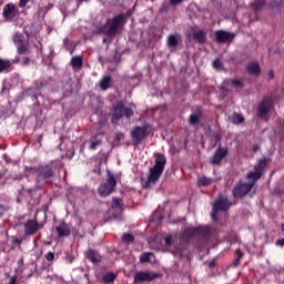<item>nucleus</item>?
I'll return each instance as SVG.
<instances>
[{
    "label": "nucleus",
    "instance_id": "nucleus-20",
    "mask_svg": "<svg viewBox=\"0 0 284 284\" xmlns=\"http://www.w3.org/2000/svg\"><path fill=\"white\" fill-rule=\"evenodd\" d=\"M246 71L248 74H254L255 77H258V74H261V65H258V62H251L247 65Z\"/></svg>",
    "mask_w": 284,
    "mask_h": 284
},
{
    "label": "nucleus",
    "instance_id": "nucleus-2",
    "mask_svg": "<svg viewBox=\"0 0 284 284\" xmlns=\"http://www.w3.org/2000/svg\"><path fill=\"white\" fill-rule=\"evenodd\" d=\"M26 174H32L37 183L36 189H29V194H34L37 190H41V183H50V179L54 178V169L50 164H39L38 166H26Z\"/></svg>",
    "mask_w": 284,
    "mask_h": 284
},
{
    "label": "nucleus",
    "instance_id": "nucleus-33",
    "mask_svg": "<svg viewBox=\"0 0 284 284\" xmlns=\"http://www.w3.org/2000/svg\"><path fill=\"white\" fill-rule=\"evenodd\" d=\"M26 42V37L21 33H16L13 36V43L19 47L20 44Z\"/></svg>",
    "mask_w": 284,
    "mask_h": 284
},
{
    "label": "nucleus",
    "instance_id": "nucleus-17",
    "mask_svg": "<svg viewBox=\"0 0 284 284\" xmlns=\"http://www.w3.org/2000/svg\"><path fill=\"white\" fill-rule=\"evenodd\" d=\"M193 41L195 43H200V45H203V43L207 42V33H205L203 30L194 31L192 34Z\"/></svg>",
    "mask_w": 284,
    "mask_h": 284
},
{
    "label": "nucleus",
    "instance_id": "nucleus-60",
    "mask_svg": "<svg viewBox=\"0 0 284 284\" xmlns=\"http://www.w3.org/2000/svg\"><path fill=\"white\" fill-rule=\"evenodd\" d=\"M80 1H88V0H80Z\"/></svg>",
    "mask_w": 284,
    "mask_h": 284
},
{
    "label": "nucleus",
    "instance_id": "nucleus-50",
    "mask_svg": "<svg viewBox=\"0 0 284 284\" xmlns=\"http://www.w3.org/2000/svg\"><path fill=\"white\" fill-rule=\"evenodd\" d=\"M164 241H165L166 247H170V245H172V236H166V237L164 239Z\"/></svg>",
    "mask_w": 284,
    "mask_h": 284
},
{
    "label": "nucleus",
    "instance_id": "nucleus-57",
    "mask_svg": "<svg viewBox=\"0 0 284 284\" xmlns=\"http://www.w3.org/2000/svg\"><path fill=\"white\" fill-rule=\"evenodd\" d=\"M282 231L284 232V223L282 224Z\"/></svg>",
    "mask_w": 284,
    "mask_h": 284
},
{
    "label": "nucleus",
    "instance_id": "nucleus-6",
    "mask_svg": "<svg viewBox=\"0 0 284 284\" xmlns=\"http://www.w3.org/2000/svg\"><path fill=\"white\" fill-rule=\"evenodd\" d=\"M150 134H152L151 124H144L142 126L136 125L131 131V139L136 143V145H139V143H141V141H145Z\"/></svg>",
    "mask_w": 284,
    "mask_h": 284
},
{
    "label": "nucleus",
    "instance_id": "nucleus-11",
    "mask_svg": "<svg viewBox=\"0 0 284 284\" xmlns=\"http://www.w3.org/2000/svg\"><path fill=\"white\" fill-rule=\"evenodd\" d=\"M161 276L159 273L150 272V271H139L134 274L133 283H152L155 278Z\"/></svg>",
    "mask_w": 284,
    "mask_h": 284
},
{
    "label": "nucleus",
    "instance_id": "nucleus-29",
    "mask_svg": "<svg viewBox=\"0 0 284 284\" xmlns=\"http://www.w3.org/2000/svg\"><path fill=\"white\" fill-rule=\"evenodd\" d=\"M111 209L120 210V212H123V203H121V199L112 197Z\"/></svg>",
    "mask_w": 284,
    "mask_h": 284
},
{
    "label": "nucleus",
    "instance_id": "nucleus-54",
    "mask_svg": "<svg viewBox=\"0 0 284 284\" xmlns=\"http://www.w3.org/2000/svg\"><path fill=\"white\" fill-rule=\"evenodd\" d=\"M52 57H54V50L51 49V52L49 54V59H52Z\"/></svg>",
    "mask_w": 284,
    "mask_h": 284
},
{
    "label": "nucleus",
    "instance_id": "nucleus-49",
    "mask_svg": "<svg viewBox=\"0 0 284 284\" xmlns=\"http://www.w3.org/2000/svg\"><path fill=\"white\" fill-rule=\"evenodd\" d=\"M275 245H277V247H283L284 246V237L277 239Z\"/></svg>",
    "mask_w": 284,
    "mask_h": 284
},
{
    "label": "nucleus",
    "instance_id": "nucleus-56",
    "mask_svg": "<svg viewBox=\"0 0 284 284\" xmlns=\"http://www.w3.org/2000/svg\"><path fill=\"white\" fill-rule=\"evenodd\" d=\"M258 150V146H254V152H256Z\"/></svg>",
    "mask_w": 284,
    "mask_h": 284
},
{
    "label": "nucleus",
    "instance_id": "nucleus-38",
    "mask_svg": "<svg viewBox=\"0 0 284 284\" xmlns=\"http://www.w3.org/2000/svg\"><path fill=\"white\" fill-rule=\"evenodd\" d=\"M154 256V253L144 252L140 255V263H150V257Z\"/></svg>",
    "mask_w": 284,
    "mask_h": 284
},
{
    "label": "nucleus",
    "instance_id": "nucleus-15",
    "mask_svg": "<svg viewBox=\"0 0 284 284\" xmlns=\"http://www.w3.org/2000/svg\"><path fill=\"white\" fill-rule=\"evenodd\" d=\"M234 33L225 31V30H217L215 31V41L217 43H227L234 41Z\"/></svg>",
    "mask_w": 284,
    "mask_h": 284
},
{
    "label": "nucleus",
    "instance_id": "nucleus-7",
    "mask_svg": "<svg viewBox=\"0 0 284 284\" xmlns=\"http://www.w3.org/2000/svg\"><path fill=\"white\" fill-rule=\"evenodd\" d=\"M116 189V178L111 172H108V178L104 183L100 184L98 189V194L105 199V196H110L112 192Z\"/></svg>",
    "mask_w": 284,
    "mask_h": 284
},
{
    "label": "nucleus",
    "instance_id": "nucleus-47",
    "mask_svg": "<svg viewBox=\"0 0 284 284\" xmlns=\"http://www.w3.org/2000/svg\"><path fill=\"white\" fill-rule=\"evenodd\" d=\"M8 212V206L0 204V216H3Z\"/></svg>",
    "mask_w": 284,
    "mask_h": 284
},
{
    "label": "nucleus",
    "instance_id": "nucleus-48",
    "mask_svg": "<svg viewBox=\"0 0 284 284\" xmlns=\"http://www.w3.org/2000/svg\"><path fill=\"white\" fill-rule=\"evenodd\" d=\"M28 3H30V0H20L19 8H26V6H28Z\"/></svg>",
    "mask_w": 284,
    "mask_h": 284
},
{
    "label": "nucleus",
    "instance_id": "nucleus-28",
    "mask_svg": "<svg viewBox=\"0 0 284 284\" xmlns=\"http://www.w3.org/2000/svg\"><path fill=\"white\" fill-rule=\"evenodd\" d=\"M263 6H265V0H254L253 3H251L252 10L255 12H258V10L263 9Z\"/></svg>",
    "mask_w": 284,
    "mask_h": 284
},
{
    "label": "nucleus",
    "instance_id": "nucleus-32",
    "mask_svg": "<svg viewBox=\"0 0 284 284\" xmlns=\"http://www.w3.org/2000/svg\"><path fill=\"white\" fill-rule=\"evenodd\" d=\"M115 280L116 274H114L113 272H109L102 277L103 283H114Z\"/></svg>",
    "mask_w": 284,
    "mask_h": 284
},
{
    "label": "nucleus",
    "instance_id": "nucleus-44",
    "mask_svg": "<svg viewBox=\"0 0 284 284\" xmlns=\"http://www.w3.org/2000/svg\"><path fill=\"white\" fill-rule=\"evenodd\" d=\"M125 139V134L124 133H121V132H116L115 133V143H121V141H123Z\"/></svg>",
    "mask_w": 284,
    "mask_h": 284
},
{
    "label": "nucleus",
    "instance_id": "nucleus-43",
    "mask_svg": "<svg viewBox=\"0 0 284 284\" xmlns=\"http://www.w3.org/2000/svg\"><path fill=\"white\" fill-rule=\"evenodd\" d=\"M38 92H39V89H37V88H29L27 90V94H29V97H34V99H37Z\"/></svg>",
    "mask_w": 284,
    "mask_h": 284
},
{
    "label": "nucleus",
    "instance_id": "nucleus-34",
    "mask_svg": "<svg viewBox=\"0 0 284 284\" xmlns=\"http://www.w3.org/2000/svg\"><path fill=\"white\" fill-rule=\"evenodd\" d=\"M168 45L169 48H176L179 45V39H176V36H169Z\"/></svg>",
    "mask_w": 284,
    "mask_h": 284
},
{
    "label": "nucleus",
    "instance_id": "nucleus-1",
    "mask_svg": "<svg viewBox=\"0 0 284 284\" xmlns=\"http://www.w3.org/2000/svg\"><path fill=\"white\" fill-rule=\"evenodd\" d=\"M212 237V230L209 226H187L182 231L181 241L185 245H194L196 250H201L204 245L210 243Z\"/></svg>",
    "mask_w": 284,
    "mask_h": 284
},
{
    "label": "nucleus",
    "instance_id": "nucleus-35",
    "mask_svg": "<svg viewBox=\"0 0 284 284\" xmlns=\"http://www.w3.org/2000/svg\"><path fill=\"white\" fill-rule=\"evenodd\" d=\"M12 65V62L9 60L0 59V74L1 72H6L10 67Z\"/></svg>",
    "mask_w": 284,
    "mask_h": 284
},
{
    "label": "nucleus",
    "instance_id": "nucleus-26",
    "mask_svg": "<svg viewBox=\"0 0 284 284\" xmlns=\"http://www.w3.org/2000/svg\"><path fill=\"white\" fill-rule=\"evenodd\" d=\"M234 261H233V267H239V265H241V261L244 256L243 251H241V248H237L234 253Z\"/></svg>",
    "mask_w": 284,
    "mask_h": 284
},
{
    "label": "nucleus",
    "instance_id": "nucleus-45",
    "mask_svg": "<svg viewBox=\"0 0 284 284\" xmlns=\"http://www.w3.org/2000/svg\"><path fill=\"white\" fill-rule=\"evenodd\" d=\"M44 258L49 262L54 261V252L50 251L44 255Z\"/></svg>",
    "mask_w": 284,
    "mask_h": 284
},
{
    "label": "nucleus",
    "instance_id": "nucleus-52",
    "mask_svg": "<svg viewBox=\"0 0 284 284\" xmlns=\"http://www.w3.org/2000/svg\"><path fill=\"white\" fill-rule=\"evenodd\" d=\"M171 6H179V3H183V0H170Z\"/></svg>",
    "mask_w": 284,
    "mask_h": 284
},
{
    "label": "nucleus",
    "instance_id": "nucleus-41",
    "mask_svg": "<svg viewBox=\"0 0 284 284\" xmlns=\"http://www.w3.org/2000/svg\"><path fill=\"white\" fill-rule=\"evenodd\" d=\"M63 48L67 49L69 52H72V50H74V43H72V41L65 38L63 40Z\"/></svg>",
    "mask_w": 284,
    "mask_h": 284
},
{
    "label": "nucleus",
    "instance_id": "nucleus-22",
    "mask_svg": "<svg viewBox=\"0 0 284 284\" xmlns=\"http://www.w3.org/2000/svg\"><path fill=\"white\" fill-rule=\"evenodd\" d=\"M265 168H267V159L262 158L257 160V163L254 165V170L260 172L263 175V172H265Z\"/></svg>",
    "mask_w": 284,
    "mask_h": 284
},
{
    "label": "nucleus",
    "instance_id": "nucleus-36",
    "mask_svg": "<svg viewBox=\"0 0 284 284\" xmlns=\"http://www.w3.org/2000/svg\"><path fill=\"white\" fill-rule=\"evenodd\" d=\"M89 150H97V148H99V145H101V140L97 139V138H91L89 140Z\"/></svg>",
    "mask_w": 284,
    "mask_h": 284
},
{
    "label": "nucleus",
    "instance_id": "nucleus-23",
    "mask_svg": "<svg viewBox=\"0 0 284 284\" xmlns=\"http://www.w3.org/2000/svg\"><path fill=\"white\" fill-rule=\"evenodd\" d=\"M214 183V180L212 178H207L205 175L197 178V185L200 187H207Z\"/></svg>",
    "mask_w": 284,
    "mask_h": 284
},
{
    "label": "nucleus",
    "instance_id": "nucleus-10",
    "mask_svg": "<svg viewBox=\"0 0 284 284\" xmlns=\"http://www.w3.org/2000/svg\"><path fill=\"white\" fill-rule=\"evenodd\" d=\"M252 187H254V181L243 182L240 181L232 190V194L234 199H245L248 192H252Z\"/></svg>",
    "mask_w": 284,
    "mask_h": 284
},
{
    "label": "nucleus",
    "instance_id": "nucleus-51",
    "mask_svg": "<svg viewBox=\"0 0 284 284\" xmlns=\"http://www.w3.org/2000/svg\"><path fill=\"white\" fill-rule=\"evenodd\" d=\"M207 266L210 267V270H214V267H216V261L212 260L211 262L207 263Z\"/></svg>",
    "mask_w": 284,
    "mask_h": 284
},
{
    "label": "nucleus",
    "instance_id": "nucleus-12",
    "mask_svg": "<svg viewBox=\"0 0 284 284\" xmlns=\"http://www.w3.org/2000/svg\"><path fill=\"white\" fill-rule=\"evenodd\" d=\"M227 154V148H223L221 144H219L213 155L209 159V163L211 165H221V161H223Z\"/></svg>",
    "mask_w": 284,
    "mask_h": 284
},
{
    "label": "nucleus",
    "instance_id": "nucleus-19",
    "mask_svg": "<svg viewBox=\"0 0 284 284\" xmlns=\"http://www.w3.org/2000/svg\"><path fill=\"white\" fill-rule=\"evenodd\" d=\"M85 256L88 261H91V263H101V255L94 248H89L85 253Z\"/></svg>",
    "mask_w": 284,
    "mask_h": 284
},
{
    "label": "nucleus",
    "instance_id": "nucleus-31",
    "mask_svg": "<svg viewBox=\"0 0 284 284\" xmlns=\"http://www.w3.org/2000/svg\"><path fill=\"white\" fill-rule=\"evenodd\" d=\"M230 83L235 90H243V88H245V84L243 83V81L239 79H232L230 80Z\"/></svg>",
    "mask_w": 284,
    "mask_h": 284
},
{
    "label": "nucleus",
    "instance_id": "nucleus-16",
    "mask_svg": "<svg viewBox=\"0 0 284 284\" xmlns=\"http://www.w3.org/2000/svg\"><path fill=\"white\" fill-rule=\"evenodd\" d=\"M201 119H203V111L201 108H197L190 114L189 125H199V123H201Z\"/></svg>",
    "mask_w": 284,
    "mask_h": 284
},
{
    "label": "nucleus",
    "instance_id": "nucleus-25",
    "mask_svg": "<svg viewBox=\"0 0 284 284\" xmlns=\"http://www.w3.org/2000/svg\"><path fill=\"white\" fill-rule=\"evenodd\" d=\"M110 83H112V78L110 75H104L100 80V88L104 91L110 90Z\"/></svg>",
    "mask_w": 284,
    "mask_h": 284
},
{
    "label": "nucleus",
    "instance_id": "nucleus-4",
    "mask_svg": "<svg viewBox=\"0 0 284 284\" xmlns=\"http://www.w3.org/2000/svg\"><path fill=\"white\" fill-rule=\"evenodd\" d=\"M122 26H125V14L120 13L116 14L111 23L108 26H101L95 28V34H104V37H109V39H114L116 34H119V30H121Z\"/></svg>",
    "mask_w": 284,
    "mask_h": 284
},
{
    "label": "nucleus",
    "instance_id": "nucleus-55",
    "mask_svg": "<svg viewBox=\"0 0 284 284\" xmlns=\"http://www.w3.org/2000/svg\"><path fill=\"white\" fill-rule=\"evenodd\" d=\"M102 43H108V39L104 38V39L102 40Z\"/></svg>",
    "mask_w": 284,
    "mask_h": 284
},
{
    "label": "nucleus",
    "instance_id": "nucleus-46",
    "mask_svg": "<svg viewBox=\"0 0 284 284\" xmlns=\"http://www.w3.org/2000/svg\"><path fill=\"white\" fill-rule=\"evenodd\" d=\"M32 63V60L29 57H24L21 60V65H30Z\"/></svg>",
    "mask_w": 284,
    "mask_h": 284
},
{
    "label": "nucleus",
    "instance_id": "nucleus-40",
    "mask_svg": "<svg viewBox=\"0 0 284 284\" xmlns=\"http://www.w3.org/2000/svg\"><path fill=\"white\" fill-rule=\"evenodd\" d=\"M213 68H214V70H217V72H223V70H225L224 67H223V62L221 61V59H215V60L213 61Z\"/></svg>",
    "mask_w": 284,
    "mask_h": 284
},
{
    "label": "nucleus",
    "instance_id": "nucleus-24",
    "mask_svg": "<svg viewBox=\"0 0 284 284\" xmlns=\"http://www.w3.org/2000/svg\"><path fill=\"white\" fill-rule=\"evenodd\" d=\"M71 65L73 70H81L83 68V59L79 55H75L71 59Z\"/></svg>",
    "mask_w": 284,
    "mask_h": 284
},
{
    "label": "nucleus",
    "instance_id": "nucleus-9",
    "mask_svg": "<svg viewBox=\"0 0 284 284\" xmlns=\"http://www.w3.org/2000/svg\"><path fill=\"white\" fill-rule=\"evenodd\" d=\"M274 105V101L270 97H264L262 101L257 104L256 109V116L261 119L262 121H268L270 120V110H272V106Z\"/></svg>",
    "mask_w": 284,
    "mask_h": 284
},
{
    "label": "nucleus",
    "instance_id": "nucleus-8",
    "mask_svg": "<svg viewBox=\"0 0 284 284\" xmlns=\"http://www.w3.org/2000/svg\"><path fill=\"white\" fill-rule=\"evenodd\" d=\"M232 207V202L227 199V196H222L215 200L213 203L211 217L213 221H219V213L220 212H227Z\"/></svg>",
    "mask_w": 284,
    "mask_h": 284
},
{
    "label": "nucleus",
    "instance_id": "nucleus-18",
    "mask_svg": "<svg viewBox=\"0 0 284 284\" xmlns=\"http://www.w3.org/2000/svg\"><path fill=\"white\" fill-rule=\"evenodd\" d=\"M55 232L59 239H63L64 236H70V226H68L65 222H62L58 226H55Z\"/></svg>",
    "mask_w": 284,
    "mask_h": 284
},
{
    "label": "nucleus",
    "instance_id": "nucleus-42",
    "mask_svg": "<svg viewBox=\"0 0 284 284\" xmlns=\"http://www.w3.org/2000/svg\"><path fill=\"white\" fill-rule=\"evenodd\" d=\"M11 243H12V245H18V247H21V243H23V239L12 235Z\"/></svg>",
    "mask_w": 284,
    "mask_h": 284
},
{
    "label": "nucleus",
    "instance_id": "nucleus-14",
    "mask_svg": "<svg viewBox=\"0 0 284 284\" xmlns=\"http://www.w3.org/2000/svg\"><path fill=\"white\" fill-rule=\"evenodd\" d=\"M18 12L19 9H17V6L14 3H7L3 8L2 17L7 21H13Z\"/></svg>",
    "mask_w": 284,
    "mask_h": 284
},
{
    "label": "nucleus",
    "instance_id": "nucleus-37",
    "mask_svg": "<svg viewBox=\"0 0 284 284\" xmlns=\"http://www.w3.org/2000/svg\"><path fill=\"white\" fill-rule=\"evenodd\" d=\"M122 243H126V245L134 243V235L131 233H124L122 236Z\"/></svg>",
    "mask_w": 284,
    "mask_h": 284
},
{
    "label": "nucleus",
    "instance_id": "nucleus-30",
    "mask_svg": "<svg viewBox=\"0 0 284 284\" xmlns=\"http://www.w3.org/2000/svg\"><path fill=\"white\" fill-rule=\"evenodd\" d=\"M30 48V44L28 41L22 42L21 44H18L17 52L18 54H26Z\"/></svg>",
    "mask_w": 284,
    "mask_h": 284
},
{
    "label": "nucleus",
    "instance_id": "nucleus-59",
    "mask_svg": "<svg viewBox=\"0 0 284 284\" xmlns=\"http://www.w3.org/2000/svg\"><path fill=\"white\" fill-rule=\"evenodd\" d=\"M42 136L40 135L39 141H41Z\"/></svg>",
    "mask_w": 284,
    "mask_h": 284
},
{
    "label": "nucleus",
    "instance_id": "nucleus-21",
    "mask_svg": "<svg viewBox=\"0 0 284 284\" xmlns=\"http://www.w3.org/2000/svg\"><path fill=\"white\" fill-rule=\"evenodd\" d=\"M229 121H231L233 125H241V123L245 122V118L240 113H233L229 116Z\"/></svg>",
    "mask_w": 284,
    "mask_h": 284
},
{
    "label": "nucleus",
    "instance_id": "nucleus-39",
    "mask_svg": "<svg viewBox=\"0 0 284 284\" xmlns=\"http://www.w3.org/2000/svg\"><path fill=\"white\" fill-rule=\"evenodd\" d=\"M222 139H223V135H221L220 132H213L211 134V141H213L214 145H219Z\"/></svg>",
    "mask_w": 284,
    "mask_h": 284
},
{
    "label": "nucleus",
    "instance_id": "nucleus-3",
    "mask_svg": "<svg viewBox=\"0 0 284 284\" xmlns=\"http://www.w3.org/2000/svg\"><path fill=\"white\" fill-rule=\"evenodd\" d=\"M154 156H155V164L149 170L148 180L143 184V187H146V189L152 187V185H156V182L159 181V179H161V175L165 170V163H168L165 155H163L162 153H156Z\"/></svg>",
    "mask_w": 284,
    "mask_h": 284
},
{
    "label": "nucleus",
    "instance_id": "nucleus-13",
    "mask_svg": "<svg viewBox=\"0 0 284 284\" xmlns=\"http://www.w3.org/2000/svg\"><path fill=\"white\" fill-rule=\"evenodd\" d=\"M23 227H24L26 236H34L36 232H39V230H42L43 224H39L37 219L28 220L27 222H24Z\"/></svg>",
    "mask_w": 284,
    "mask_h": 284
},
{
    "label": "nucleus",
    "instance_id": "nucleus-5",
    "mask_svg": "<svg viewBox=\"0 0 284 284\" xmlns=\"http://www.w3.org/2000/svg\"><path fill=\"white\" fill-rule=\"evenodd\" d=\"M123 116H125V119H132L134 116V110L132 109V106H125L123 101H119L113 106L111 122L113 123V125H116L119 121L123 119Z\"/></svg>",
    "mask_w": 284,
    "mask_h": 284
},
{
    "label": "nucleus",
    "instance_id": "nucleus-58",
    "mask_svg": "<svg viewBox=\"0 0 284 284\" xmlns=\"http://www.w3.org/2000/svg\"><path fill=\"white\" fill-rule=\"evenodd\" d=\"M19 263H23V258H21V260L19 261Z\"/></svg>",
    "mask_w": 284,
    "mask_h": 284
},
{
    "label": "nucleus",
    "instance_id": "nucleus-53",
    "mask_svg": "<svg viewBox=\"0 0 284 284\" xmlns=\"http://www.w3.org/2000/svg\"><path fill=\"white\" fill-rule=\"evenodd\" d=\"M267 74H268V79H271V80L274 79V71L271 70V71H268Z\"/></svg>",
    "mask_w": 284,
    "mask_h": 284
},
{
    "label": "nucleus",
    "instance_id": "nucleus-27",
    "mask_svg": "<svg viewBox=\"0 0 284 284\" xmlns=\"http://www.w3.org/2000/svg\"><path fill=\"white\" fill-rule=\"evenodd\" d=\"M261 176H263L261 174V172L258 171H250L247 174H246V179H248L250 181H254V185H256V182L258 181V179H261Z\"/></svg>",
    "mask_w": 284,
    "mask_h": 284
}]
</instances>
